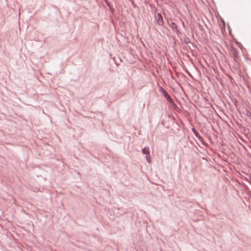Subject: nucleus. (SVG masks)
I'll return each instance as SVG.
<instances>
[{
	"mask_svg": "<svg viewBox=\"0 0 251 251\" xmlns=\"http://www.w3.org/2000/svg\"><path fill=\"white\" fill-rule=\"evenodd\" d=\"M146 159H147V161L148 163H150V162H151V160H150V156H148V155H147V156H146Z\"/></svg>",
	"mask_w": 251,
	"mask_h": 251,
	"instance_id": "nucleus-7",
	"label": "nucleus"
},
{
	"mask_svg": "<svg viewBox=\"0 0 251 251\" xmlns=\"http://www.w3.org/2000/svg\"><path fill=\"white\" fill-rule=\"evenodd\" d=\"M231 52L232 55L234 56L235 60H236V59L238 58V52H237L236 49L235 48H234L233 47H231Z\"/></svg>",
	"mask_w": 251,
	"mask_h": 251,
	"instance_id": "nucleus-3",
	"label": "nucleus"
},
{
	"mask_svg": "<svg viewBox=\"0 0 251 251\" xmlns=\"http://www.w3.org/2000/svg\"><path fill=\"white\" fill-rule=\"evenodd\" d=\"M142 151L145 154L149 155L150 153V150L148 148H144L142 149Z\"/></svg>",
	"mask_w": 251,
	"mask_h": 251,
	"instance_id": "nucleus-4",
	"label": "nucleus"
},
{
	"mask_svg": "<svg viewBox=\"0 0 251 251\" xmlns=\"http://www.w3.org/2000/svg\"><path fill=\"white\" fill-rule=\"evenodd\" d=\"M170 26H171V28H172V29H176V31L177 32H178V29H177V25H176V23H175L174 22H172V23H171V25H170Z\"/></svg>",
	"mask_w": 251,
	"mask_h": 251,
	"instance_id": "nucleus-5",
	"label": "nucleus"
},
{
	"mask_svg": "<svg viewBox=\"0 0 251 251\" xmlns=\"http://www.w3.org/2000/svg\"><path fill=\"white\" fill-rule=\"evenodd\" d=\"M250 183L251 184V177L250 178Z\"/></svg>",
	"mask_w": 251,
	"mask_h": 251,
	"instance_id": "nucleus-8",
	"label": "nucleus"
},
{
	"mask_svg": "<svg viewBox=\"0 0 251 251\" xmlns=\"http://www.w3.org/2000/svg\"><path fill=\"white\" fill-rule=\"evenodd\" d=\"M192 131H193V132L195 133V134L196 135V136H198V132L196 131V130L194 128H192Z\"/></svg>",
	"mask_w": 251,
	"mask_h": 251,
	"instance_id": "nucleus-6",
	"label": "nucleus"
},
{
	"mask_svg": "<svg viewBox=\"0 0 251 251\" xmlns=\"http://www.w3.org/2000/svg\"><path fill=\"white\" fill-rule=\"evenodd\" d=\"M160 91L163 93L164 97L170 102H173L170 96L168 93L162 87L160 88Z\"/></svg>",
	"mask_w": 251,
	"mask_h": 251,
	"instance_id": "nucleus-2",
	"label": "nucleus"
},
{
	"mask_svg": "<svg viewBox=\"0 0 251 251\" xmlns=\"http://www.w3.org/2000/svg\"><path fill=\"white\" fill-rule=\"evenodd\" d=\"M156 21L158 25H163L164 24L163 17L160 13H157L155 16Z\"/></svg>",
	"mask_w": 251,
	"mask_h": 251,
	"instance_id": "nucleus-1",
	"label": "nucleus"
}]
</instances>
